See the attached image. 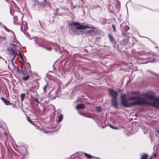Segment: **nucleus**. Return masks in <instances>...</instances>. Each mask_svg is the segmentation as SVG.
Returning a JSON list of instances; mask_svg holds the SVG:
<instances>
[{
    "instance_id": "nucleus-17",
    "label": "nucleus",
    "mask_w": 159,
    "mask_h": 159,
    "mask_svg": "<svg viewBox=\"0 0 159 159\" xmlns=\"http://www.w3.org/2000/svg\"><path fill=\"white\" fill-rule=\"evenodd\" d=\"M30 78V76L29 75H27L26 76H23L22 78V80L24 81H26Z\"/></svg>"
},
{
    "instance_id": "nucleus-1",
    "label": "nucleus",
    "mask_w": 159,
    "mask_h": 159,
    "mask_svg": "<svg viewBox=\"0 0 159 159\" xmlns=\"http://www.w3.org/2000/svg\"><path fill=\"white\" fill-rule=\"evenodd\" d=\"M128 99L129 100L136 101H135L130 102V104L132 105V106L133 105L140 106L143 104L147 105L150 104L149 102L146 101V99L136 96L129 97Z\"/></svg>"
},
{
    "instance_id": "nucleus-5",
    "label": "nucleus",
    "mask_w": 159,
    "mask_h": 159,
    "mask_svg": "<svg viewBox=\"0 0 159 159\" xmlns=\"http://www.w3.org/2000/svg\"><path fill=\"white\" fill-rule=\"evenodd\" d=\"M120 28L122 31V35L125 36L126 35V32L129 29V27L126 22H124L120 25Z\"/></svg>"
},
{
    "instance_id": "nucleus-21",
    "label": "nucleus",
    "mask_w": 159,
    "mask_h": 159,
    "mask_svg": "<svg viewBox=\"0 0 159 159\" xmlns=\"http://www.w3.org/2000/svg\"><path fill=\"white\" fill-rule=\"evenodd\" d=\"M131 94L132 95H138L139 92L136 91H132L131 93Z\"/></svg>"
},
{
    "instance_id": "nucleus-20",
    "label": "nucleus",
    "mask_w": 159,
    "mask_h": 159,
    "mask_svg": "<svg viewBox=\"0 0 159 159\" xmlns=\"http://www.w3.org/2000/svg\"><path fill=\"white\" fill-rule=\"evenodd\" d=\"M84 155L85 157L89 159H91L92 158V156L89 154L85 153Z\"/></svg>"
},
{
    "instance_id": "nucleus-37",
    "label": "nucleus",
    "mask_w": 159,
    "mask_h": 159,
    "mask_svg": "<svg viewBox=\"0 0 159 159\" xmlns=\"http://www.w3.org/2000/svg\"><path fill=\"white\" fill-rule=\"evenodd\" d=\"M14 106H15V105L14 104H13Z\"/></svg>"
},
{
    "instance_id": "nucleus-39",
    "label": "nucleus",
    "mask_w": 159,
    "mask_h": 159,
    "mask_svg": "<svg viewBox=\"0 0 159 159\" xmlns=\"http://www.w3.org/2000/svg\"><path fill=\"white\" fill-rule=\"evenodd\" d=\"M99 159H100V158H99Z\"/></svg>"
},
{
    "instance_id": "nucleus-16",
    "label": "nucleus",
    "mask_w": 159,
    "mask_h": 159,
    "mask_svg": "<svg viewBox=\"0 0 159 159\" xmlns=\"http://www.w3.org/2000/svg\"><path fill=\"white\" fill-rule=\"evenodd\" d=\"M63 115L62 114H61L58 118V122L59 123L60 122L63 120Z\"/></svg>"
},
{
    "instance_id": "nucleus-4",
    "label": "nucleus",
    "mask_w": 159,
    "mask_h": 159,
    "mask_svg": "<svg viewBox=\"0 0 159 159\" xmlns=\"http://www.w3.org/2000/svg\"><path fill=\"white\" fill-rule=\"evenodd\" d=\"M120 98L121 104L123 106L126 107L132 106L130 104V103H128L127 99L125 94L122 95L120 96Z\"/></svg>"
},
{
    "instance_id": "nucleus-19",
    "label": "nucleus",
    "mask_w": 159,
    "mask_h": 159,
    "mask_svg": "<svg viewBox=\"0 0 159 159\" xmlns=\"http://www.w3.org/2000/svg\"><path fill=\"white\" fill-rule=\"evenodd\" d=\"M27 119L28 121L30 122L32 125H35V124L34 123V122L31 121V120L30 119V117L27 116Z\"/></svg>"
},
{
    "instance_id": "nucleus-32",
    "label": "nucleus",
    "mask_w": 159,
    "mask_h": 159,
    "mask_svg": "<svg viewBox=\"0 0 159 159\" xmlns=\"http://www.w3.org/2000/svg\"><path fill=\"white\" fill-rule=\"evenodd\" d=\"M4 135L5 136H7L8 135V133L6 132H5L4 133Z\"/></svg>"
},
{
    "instance_id": "nucleus-18",
    "label": "nucleus",
    "mask_w": 159,
    "mask_h": 159,
    "mask_svg": "<svg viewBox=\"0 0 159 159\" xmlns=\"http://www.w3.org/2000/svg\"><path fill=\"white\" fill-rule=\"evenodd\" d=\"M25 93H21L20 94V97L21 98V101H23L25 98Z\"/></svg>"
},
{
    "instance_id": "nucleus-38",
    "label": "nucleus",
    "mask_w": 159,
    "mask_h": 159,
    "mask_svg": "<svg viewBox=\"0 0 159 159\" xmlns=\"http://www.w3.org/2000/svg\"><path fill=\"white\" fill-rule=\"evenodd\" d=\"M21 159H24L23 158H21Z\"/></svg>"
},
{
    "instance_id": "nucleus-33",
    "label": "nucleus",
    "mask_w": 159,
    "mask_h": 159,
    "mask_svg": "<svg viewBox=\"0 0 159 159\" xmlns=\"http://www.w3.org/2000/svg\"><path fill=\"white\" fill-rule=\"evenodd\" d=\"M35 100L38 103H40V102L37 98L35 99Z\"/></svg>"
},
{
    "instance_id": "nucleus-25",
    "label": "nucleus",
    "mask_w": 159,
    "mask_h": 159,
    "mask_svg": "<svg viewBox=\"0 0 159 159\" xmlns=\"http://www.w3.org/2000/svg\"><path fill=\"white\" fill-rule=\"evenodd\" d=\"M157 154L155 153H153L150 157H152V159L153 158H156Z\"/></svg>"
},
{
    "instance_id": "nucleus-9",
    "label": "nucleus",
    "mask_w": 159,
    "mask_h": 159,
    "mask_svg": "<svg viewBox=\"0 0 159 159\" xmlns=\"http://www.w3.org/2000/svg\"><path fill=\"white\" fill-rule=\"evenodd\" d=\"M18 152L23 156L25 155L27 152V149L25 147H21L20 148Z\"/></svg>"
},
{
    "instance_id": "nucleus-7",
    "label": "nucleus",
    "mask_w": 159,
    "mask_h": 159,
    "mask_svg": "<svg viewBox=\"0 0 159 159\" xmlns=\"http://www.w3.org/2000/svg\"><path fill=\"white\" fill-rule=\"evenodd\" d=\"M108 91L110 95L112 97V99H117L118 95L117 91L114 89L110 88L108 89Z\"/></svg>"
},
{
    "instance_id": "nucleus-14",
    "label": "nucleus",
    "mask_w": 159,
    "mask_h": 159,
    "mask_svg": "<svg viewBox=\"0 0 159 159\" xmlns=\"http://www.w3.org/2000/svg\"><path fill=\"white\" fill-rule=\"evenodd\" d=\"M111 103L112 106L115 107L117 108L118 103L116 99H112L111 100Z\"/></svg>"
},
{
    "instance_id": "nucleus-28",
    "label": "nucleus",
    "mask_w": 159,
    "mask_h": 159,
    "mask_svg": "<svg viewBox=\"0 0 159 159\" xmlns=\"http://www.w3.org/2000/svg\"><path fill=\"white\" fill-rule=\"evenodd\" d=\"M19 54L20 58L22 60H23V57H22V54L20 52V51H19Z\"/></svg>"
},
{
    "instance_id": "nucleus-30",
    "label": "nucleus",
    "mask_w": 159,
    "mask_h": 159,
    "mask_svg": "<svg viewBox=\"0 0 159 159\" xmlns=\"http://www.w3.org/2000/svg\"><path fill=\"white\" fill-rule=\"evenodd\" d=\"M155 129L156 132L159 134V127L156 128Z\"/></svg>"
},
{
    "instance_id": "nucleus-12",
    "label": "nucleus",
    "mask_w": 159,
    "mask_h": 159,
    "mask_svg": "<svg viewBox=\"0 0 159 159\" xmlns=\"http://www.w3.org/2000/svg\"><path fill=\"white\" fill-rule=\"evenodd\" d=\"M1 99L6 105H11L13 104L12 103H11L9 101L7 100L4 98H1Z\"/></svg>"
},
{
    "instance_id": "nucleus-31",
    "label": "nucleus",
    "mask_w": 159,
    "mask_h": 159,
    "mask_svg": "<svg viewBox=\"0 0 159 159\" xmlns=\"http://www.w3.org/2000/svg\"><path fill=\"white\" fill-rule=\"evenodd\" d=\"M110 126L113 129H116L117 128L111 125H110Z\"/></svg>"
},
{
    "instance_id": "nucleus-24",
    "label": "nucleus",
    "mask_w": 159,
    "mask_h": 159,
    "mask_svg": "<svg viewBox=\"0 0 159 159\" xmlns=\"http://www.w3.org/2000/svg\"><path fill=\"white\" fill-rule=\"evenodd\" d=\"M26 66H25V70H26V67H27V69H30V64H26Z\"/></svg>"
},
{
    "instance_id": "nucleus-3",
    "label": "nucleus",
    "mask_w": 159,
    "mask_h": 159,
    "mask_svg": "<svg viewBox=\"0 0 159 159\" xmlns=\"http://www.w3.org/2000/svg\"><path fill=\"white\" fill-rule=\"evenodd\" d=\"M80 22H75L69 24V26H78L75 27V28L77 30H83L87 28H89L90 27L88 26L80 25Z\"/></svg>"
},
{
    "instance_id": "nucleus-23",
    "label": "nucleus",
    "mask_w": 159,
    "mask_h": 159,
    "mask_svg": "<svg viewBox=\"0 0 159 159\" xmlns=\"http://www.w3.org/2000/svg\"><path fill=\"white\" fill-rule=\"evenodd\" d=\"M112 44L113 45V47L116 48H119V46L117 44V43L116 42V43L114 44V43H112Z\"/></svg>"
},
{
    "instance_id": "nucleus-13",
    "label": "nucleus",
    "mask_w": 159,
    "mask_h": 159,
    "mask_svg": "<svg viewBox=\"0 0 159 159\" xmlns=\"http://www.w3.org/2000/svg\"><path fill=\"white\" fill-rule=\"evenodd\" d=\"M79 114L80 115H81L82 116H84V117H88V118H91V116L90 115V114H89V113H83V112H79Z\"/></svg>"
},
{
    "instance_id": "nucleus-10",
    "label": "nucleus",
    "mask_w": 159,
    "mask_h": 159,
    "mask_svg": "<svg viewBox=\"0 0 159 159\" xmlns=\"http://www.w3.org/2000/svg\"><path fill=\"white\" fill-rule=\"evenodd\" d=\"M108 37L112 43H116V41L115 40L114 37L111 34L108 33Z\"/></svg>"
},
{
    "instance_id": "nucleus-15",
    "label": "nucleus",
    "mask_w": 159,
    "mask_h": 159,
    "mask_svg": "<svg viewBox=\"0 0 159 159\" xmlns=\"http://www.w3.org/2000/svg\"><path fill=\"white\" fill-rule=\"evenodd\" d=\"M148 155L146 153H144L142 155L140 159H147Z\"/></svg>"
},
{
    "instance_id": "nucleus-6",
    "label": "nucleus",
    "mask_w": 159,
    "mask_h": 159,
    "mask_svg": "<svg viewBox=\"0 0 159 159\" xmlns=\"http://www.w3.org/2000/svg\"><path fill=\"white\" fill-rule=\"evenodd\" d=\"M10 46L11 48L9 49H8V50L10 53L13 55L14 58H15L17 53V51L15 49L17 45L11 43L10 44Z\"/></svg>"
},
{
    "instance_id": "nucleus-29",
    "label": "nucleus",
    "mask_w": 159,
    "mask_h": 159,
    "mask_svg": "<svg viewBox=\"0 0 159 159\" xmlns=\"http://www.w3.org/2000/svg\"><path fill=\"white\" fill-rule=\"evenodd\" d=\"M4 29L7 31L8 32H9L10 31V30L5 26H3Z\"/></svg>"
},
{
    "instance_id": "nucleus-27",
    "label": "nucleus",
    "mask_w": 159,
    "mask_h": 159,
    "mask_svg": "<svg viewBox=\"0 0 159 159\" xmlns=\"http://www.w3.org/2000/svg\"><path fill=\"white\" fill-rule=\"evenodd\" d=\"M112 27L113 28V31L115 32H116V29H115V25H114L113 24H112Z\"/></svg>"
},
{
    "instance_id": "nucleus-26",
    "label": "nucleus",
    "mask_w": 159,
    "mask_h": 159,
    "mask_svg": "<svg viewBox=\"0 0 159 159\" xmlns=\"http://www.w3.org/2000/svg\"><path fill=\"white\" fill-rule=\"evenodd\" d=\"M96 109L98 112H100L101 111V108L100 107H97L96 108Z\"/></svg>"
},
{
    "instance_id": "nucleus-8",
    "label": "nucleus",
    "mask_w": 159,
    "mask_h": 159,
    "mask_svg": "<svg viewBox=\"0 0 159 159\" xmlns=\"http://www.w3.org/2000/svg\"><path fill=\"white\" fill-rule=\"evenodd\" d=\"M152 103L150 102V104L147 105H151L153 107H159V98H155Z\"/></svg>"
},
{
    "instance_id": "nucleus-36",
    "label": "nucleus",
    "mask_w": 159,
    "mask_h": 159,
    "mask_svg": "<svg viewBox=\"0 0 159 159\" xmlns=\"http://www.w3.org/2000/svg\"><path fill=\"white\" fill-rule=\"evenodd\" d=\"M46 0H44V2H46Z\"/></svg>"
},
{
    "instance_id": "nucleus-35",
    "label": "nucleus",
    "mask_w": 159,
    "mask_h": 159,
    "mask_svg": "<svg viewBox=\"0 0 159 159\" xmlns=\"http://www.w3.org/2000/svg\"><path fill=\"white\" fill-rule=\"evenodd\" d=\"M149 159H152V157H150Z\"/></svg>"
},
{
    "instance_id": "nucleus-22",
    "label": "nucleus",
    "mask_w": 159,
    "mask_h": 159,
    "mask_svg": "<svg viewBox=\"0 0 159 159\" xmlns=\"http://www.w3.org/2000/svg\"><path fill=\"white\" fill-rule=\"evenodd\" d=\"M48 84L47 83L43 87V91L44 93H46V89L48 87Z\"/></svg>"
},
{
    "instance_id": "nucleus-34",
    "label": "nucleus",
    "mask_w": 159,
    "mask_h": 159,
    "mask_svg": "<svg viewBox=\"0 0 159 159\" xmlns=\"http://www.w3.org/2000/svg\"><path fill=\"white\" fill-rule=\"evenodd\" d=\"M11 65H13V66H14V64L13 63H11Z\"/></svg>"
},
{
    "instance_id": "nucleus-11",
    "label": "nucleus",
    "mask_w": 159,
    "mask_h": 159,
    "mask_svg": "<svg viewBox=\"0 0 159 159\" xmlns=\"http://www.w3.org/2000/svg\"><path fill=\"white\" fill-rule=\"evenodd\" d=\"M85 105L82 103H81L77 104L75 107V108L77 110L84 109L85 108Z\"/></svg>"
},
{
    "instance_id": "nucleus-2",
    "label": "nucleus",
    "mask_w": 159,
    "mask_h": 159,
    "mask_svg": "<svg viewBox=\"0 0 159 159\" xmlns=\"http://www.w3.org/2000/svg\"><path fill=\"white\" fill-rule=\"evenodd\" d=\"M143 96L146 97L148 99L150 100H153L155 99L156 97V93L152 91H148L146 92Z\"/></svg>"
}]
</instances>
